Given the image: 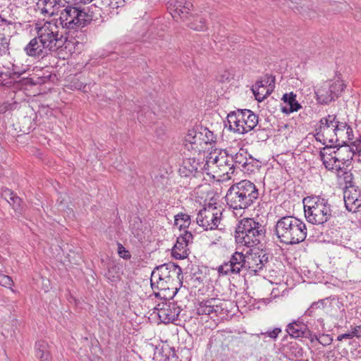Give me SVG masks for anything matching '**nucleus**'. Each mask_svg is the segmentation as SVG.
Returning <instances> with one entry per match:
<instances>
[{
  "mask_svg": "<svg viewBox=\"0 0 361 361\" xmlns=\"http://www.w3.org/2000/svg\"><path fill=\"white\" fill-rule=\"evenodd\" d=\"M51 8H49V7H47V6H44L42 8H41V13L42 14H45V13H47V14H49V15H52L54 12V8H52V11H51Z\"/></svg>",
  "mask_w": 361,
  "mask_h": 361,
  "instance_id": "obj_51",
  "label": "nucleus"
},
{
  "mask_svg": "<svg viewBox=\"0 0 361 361\" xmlns=\"http://www.w3.org/2000/svg\"><path fill=\"white\" fill-rule=\"evenodd\" d=\"M3 195L4 199L9 203L13 209L16 211L20 210L22 200L17 196L16 194L9 190H7L4 192Z\"/></svg>",
  "mask_w": 361,
  "mask_h": 361,
  "instance_id": "obj_30",
  "label": "nucleus"
},
{
  "mask_svg": "<svg viewBox=\"0 0 361 361\" xmlns=\"http://www.w3.org/2000/svg\"><path fill=\"white\" fill-rule=\"evenodd\" d=\"M175 225L179 227V229L185 228L190 224V216L185 213H179L175 216Z\"/></svg>",
  "mask_w": 361,
  "mask_h": 361,
  "instance_id": "obj_36",
  "label": "nucleus"
},
{
  "mask_svg": "<svg viewBox=\"0 0 361 361\" xmlns=\"http://www.w3.org/2000/svg\"><path fill=\"white\" fill-rule=\"evenodd\" d=\"M233 156L226 150L215 149L209 154L205 161L207 173H216L218 176H227L233 173Z\"/></svg>",
  "mask_w": 361,
  "mask_h": 361,
  "instance_id": "obj_9",
  "label": "nucleus"
},
{
  "mask_svg": "<svg viewBox=\"0 0 361 361\" xmlns=\"http://www.w3.org/2000/svg\"><path fill=\"white\" fill-rule=\"evenodd\" d=\"M255 99L262 102L269 95L271 90H269L263 81H257L252 88Z\"/></svg>",
  "mask_w": 361,
  "mask_h": 361,
  "instance_id": "obj_27",
  "label": "nucleus"
},
{
  "mask_svg": "<svg viewBox=\"0 0 361 361\" xmlns=\"http://www.w3.org/2000/svg\"><path fill=\"white\" fill-rule=\"evenodd\" d=\"M245 255L235 252L228 262H224L218 267V272L222 275H240L245 273Z\"/></svg>",
  "mask_w": 361,
  "mask_h": 361,
  "instance_id": "obj_15",
  "label": "nucleus"
},
{
  "mask_svg": "<svg viewBox=\"0 0 361 361\" xmlns=\"http://www.w3.org/2000/svg\"><path fill=\"white\" fill-rule=\"evenodd\" d=\"M76 13L77 15H74L73 18V23H75V30H82L90 22V16L88 13L85 11L84 8L82 9L80 8Z\"/></svg>",
  "mask_w": 361,
  "mask_h": 361,
  "instance_id": "obj_29",
  "label": "nucleus"
},
{
  "mask_svg": "<svg viewBox=\"0 0 361 361\" xmlns=\"http://www.w3.org/2000/svg\"><path fill=\"white\" fill-rule=\"evenodd\" d=\"M80 8L73 6H67L61 11L59 20L60 24L63 28L68 30H75V23H73V16L77 15L76 12Z\"/></svg>",
  "mask_w": 361,
  "mask_h": 361,
  "instance_id": "obj_23",
  "label": "nucleus"
},
{
  "mask_svg": "<svg viewBox=\"0 0 361 361\" xmlns=\"http://www.w3.org/2000/svg\"><path fill=\"white\" fill-rule=\"evenodd\" d=\"M0 285L6 288H11L13 281L9 276L0 274Z\"/></svg>",
  "mask_w": 361,
  "mask_h": 361,
  "instance_id": "obj_38",
  "label": "nucleus"
},
{
  "mask_svg": "<svg viewBox=\"0 0 361 361\" xmlns=\"http://www.w3.org/2000/svg\"><path fill=\"white\" fill-rule=\"evenodd\" d=\"M260 166L261 162L259 160L249 156L247 161H246V164L241 169V171L244 173L250 174L258 170Z\"/></svg>",
  "mask_w": 361,
  "mask_h": 361,
  "instance_id": "obj_33",
  "label": "nucleus"
},
{
  "mask_svg": "<svg viewBox=\"0 0 361 361\" xmlns=\"http://www.w3.org/2000/svg\"><path fill=\"white\" fill-rule=\"evenodd\" d=\"M16 107V103L4 102L0 106V114H4Z\"/></svg>",
  "mask_w": 361,
  "mask_h": 361,
  "instance_id": "obj_40",
  "label": "nucleus"
},
{
  "mask_svg": "<svg viewBox=\"0 0 361 361\" xmlns=\"http://www.w3.org/2000/svg\"><path fill=\"white\" fill-rule=\"evenodd\" d=\"M94 0H92V2H93Z\"/></svg>",
  "mask_w": 361,
  "mask_h": 361,
  "instance_id": "obj_55",
  "label": "nucleus"
},
{
  "mask_svg": "<svg viewBox=\"0 0 361 361\" xmlns=\"http://www.w3.org/2000/svg\"><path fill=\"white\" fill-rule=\"evenodd\" d=\"M104 0H94L92 2V9L93 7L94 9L102 10V6H104Z\"/></svg>",
  "mask_w": 361,
  "mask_h": 361,
  "instance_id": "obj_48",
  "label": "nucleus"
},
{
  "mask_svg": "<svg viewBox=\"0 0 361 361\" xmlns=\"http://www.w3.org/2000/svg\"><path fill=\"white\" fill-rule=\"evenodd\" d=\"M85 3H89L90 2V0H84Z\"/></svg>",
  "mask_w": 361,
  "mask_h": 361,
  "instance_id": "obj_54",
  "label": "nucleus"
},
{
  "mask_svg": "<svg viewBox=\"0 0 361 361\" xmlns=\"http://www.w3.org/2000/svg\"><path fill=\"white\" fill-rule=\"evenodd\" d=\"M35 348L36 356L40 361H51L50 346L46 341L42 340L37 341Z\"/></svg>",
  "mask_w": 361,
  "mask_h": 361,
  "instance_id": "obj_26",
  "label": "nucleus"
},
{
  "mask_svg": "<svg viewBox=\"0 0 361 361\" xmlns=\"http://www.w3.org/2000/svg\"><path fill=\"white\" fill-rule=\"evenodd\" d=\"M340 76V73L337 74L336 80L324 82L316 90L315 94L319 103L328 104L338 97L345 87L343 81Z\"/></svg>",
  "mask_w": 361,
  "mask_h": 361,
  "instance_id": "obj_12",
  "label": "nucleus"
},
{
  "mask_svg": "<svg viewBox=\"0 0 361 361\" xmlns=\"http://www.w3.org/2000/svg\"><path fill=\"white\" fill-rule=\"evenodd\" d=\"M216 135L207 128L197 126L189 129L184 141L185 147L194 154L204 152L209 144L215 143Z\"/></svg>",
  "mask_w": 361,
  "mask_h": 361,
  "instance_id": "obj_7",
  "label": "nucleus"
},
{
  "mask_svg": "<svg viewBox=\"0 0 361 361\" xmlns=\"http://www.w3.org/2000/svg\"><path fill=\"white\" fill-rule=\"evenodd\" d=\"M9 40L4 34L0 35V55L6 54L8 51Z\"/></svg>",
  "mask_w": 361,
  "mask_h": 361,
  "instance_id": "obj_37",
  "label": "nucleus"
},
{
  "mask_svg": "<svg viewBox=\"0 0 361 361\" xmlns=\"http://www.w3.org/2000/svg\"><path fill=\"white\" fill-rule=\"evenodd\" d=\"M259 190L252 182L243 180L232 185L226 195L227 205L233 210H245L258 200Z\"/></svg>",
  "mask_w": 361,
  "mask_h": 361,
  "instance_id": "obj_1",
  "label": "nucleus"
},
{
  "mask_svg": "<svg viewBox=\"0 0 361 361\" xmlns=\"http://www.w3.org/2000/svg\"><path fill=\"white\" fill-rule=\"evenodd\" d=\"M193 5L190 1L185 0H171L168 2L167 8L173 19L180 18L182 20H188L190 18V11Z\"/></svg>",
  "mask_w": 361,
  "mask_h": 361,
  "instance_id": "obj_16",
  "label": "nucleus"
},
{
  "mask_svg": "<svg viewBox=\"0 0 361 361\" xmlns=\"http://www.w3.org/2000/svg\"><path fill=\"white\" fill-rule=\"evenodd\" d=\"M52 1L55 6L61 4V0H52Z\"/></svg>",
  "mask_w": 361,
  "mask_h": 361,
  "instance_id": "obj_53",
  "label": "nucleus"
},
{
  "mask_svg": "<svg viewBox=\"0 0 361 361\" xmlns=\"http://www.w3.org/2000/svg\"><path fill=\"white\" fill-rule=\"evenodd\" d=\"M346 209L351 212H361V189L350 187L344 192Z\"/></svg>",
  "mask_w": 361,
  "mask_h": 361,
  "instance_id": "obj_20",
  "label": "nucleus"
},
{
  "mask_svg": "<svg viewBox=\"0 0 361 361\" xmlns=\"http://www.w3.org/2000/svg\"><path fill=\"white\" fill-rule=\"evenodd\" d=\"M102 17V10L98 9H92V22L94 21H99Z\"/></svg>",
  "mask_w": 361,
  "mask_h": 361,
  "instance_id": "obj_46",
  "label": "nucleus"
},
{
  "mask_svg": "<svg viewBox=\"0 0 361 361\" xmlns=\"http://www.w3.org/2000/svg\"><path fill=\"white\" fill-rule=\"evenodd\" d=\"M264 226L253 218L241 219L236 227L235 242L247 247L255 246L265 238Z\"/></svg>",
  "mask_w": 361,
  "mask_h": 361,
  "instance_id": "obj_4",
  "label": "nucleus"
},
{
  "mask_svg": "<svg viewBox=\"0 0 361 361\" xmlns=\"http://www.w3.org/2000/svg\"><path fill=\"white\" fill-rule=\"evenodd\" d=\"M247 152L243 149H240L234 156H233L232 164H233V170L235 168L241 169L247 161Z\"/></svg>",
  "mask_w": 361,
  "mask_h": 361,
  "instance_id": "obj_31",
  "label": "nucleus"
},
{
  "mask_svg": "<svg viewBox=\"0 0 361 361\" xmlns=\"http://www.w3.org/2000/svg\"><path fill=\"white\" fill-rule=\"evenodd\" d=\"M343 339H352V335L350 334V332L341 334L337 337V340L339 341H341Z\"/></svg>",
  "mask_w": 361,
  "mask_h": 361,
  "instance_id": "obj_50",
  "label": "nucleus"
},
{
  "mask_svg": "<svg viewBox=\"0 0 361 361\" xmlns=\"http://www.w3.org/2000/svg\"><path fill=\"white\" fill-rule=\"evenodd\" d=\"M105 276L111 282L119 281L121 276L120 268L116 264L109 266L108 270L105 274Z\"/></svg>",
  "mask_w": 361,
  "mask_h": 361,
  "instance_id": "obj_35",
  "label": "nucleus"
},
{
  "mask_svg": "<svg viewBox=\"0 0 361 361\" xmlns=\"http://www.w3.org/2000/svg\"><path fill=\"white\" fill-rule=\"evenodd\" d=\"M283 100L284 105L281 107V111L286 114L298 111L301 108V105L296 100V95L293 92L283 94Z\"/></svg>",
  "mask_w": 361,
  "mask_h": 361,
  "instance_id": "obj_24",
  "label": "nucleus"
},
{
  "mask_svg": "<svg viewBox=\"0 0 361 361\" xmlns=\"http://www.w3.org/2000/svg\"><path fill=\"white\" fill-rule=\"evenodd\" d=\"M223 308L219 305V300L212 298L203 300L197 306V313L199 315H207L212 317V314L217 315Z\"/></svg>",
  "mask_w": 361,
  "mask_h": 361,
  "instance_id": "obj_21",
  "label": "nucleus"
},
{
  "mask_svg": "<svg viewBox=\"0 0 361 361\" xmlns=\"http://www.w3.org/2000/svg\"><path fill=\"white\" fill-rule=\"evenodd\" d=\"M258 123V116L249 109H238L227 116L228 128L234 133L245 134L253 130Z\"/></svg>",
  "mask_w": 361,
  "mask_h": 361,
  "instance_id": "obj_8",
  "label": "nucleus"
},
{
  "mask_svg": "<svg viewBox=\"0 0 361 361\" xmlns=\"http://www.w3.org/2000/svg\"><path fill=\"white\" fill-rule=\"evenodd\" d=\"M37 34L47 53L61 48L67 38L59 34L57 27L46 23L42 27H37Z\"/></svg>",
  "mask_w": 361,
  "mask_h": 361,
  "instance_id": "obj_11",
  "label": "nucleus"
},
{
  "mask_svg": "<svg viewBox=\"0 0 361 361\" xmlns=\"http://www.w3.org/2000/svg\"><path fill=\"white\" fill-rule=\"evenodd\" d=\"M350 334L352 335V338L353 337L361 338V325L353 327Z\"/></svg>",
  "mask_w": 361,
  "mask_h": 361,
  "instance_id": "obj_47",
  "label": "nucleus"
},
{
  "mask_svg": "<svg viewBox=\"0 0 361 361\" xmlns=\"http://www.w3.org/2000/svg\"><path fill=\"white\" fill-rule=\"evenodd\" d=\"M188 20V26L194 30L204 31L207 29L206 20L202 16L190 15Z\"/></svg>",
  "mask_w": 361,
  "mask_h": 361,
  "instance_id": "obj_28",
  "label": "nucleus"
},
{
  "mask_svg": "<svg viewBox=\"0 0 361 361\" xmlns=\"http://www.w3.org/2000/svg\"><path fill=\"white\" fill-rule=\"evenodd\" d=\"M24 51L31 57H42L48 54L37 35L24 47Z\"/></svg>",
  "mask_w": 361,
  "mask_h": 361,
  "instance_id": "obj_22",
  "label": "nucleus"
},
{
  "mask_svg": "<svg viewBox=\"0 0 361 361\" xmlns=\"http://www.w3.org/2000/svg\"><path fill=\"white\" fill-rule=\"evenodd\" d=\"M353 147L356 152L357 161L360 163V158L361 159V139L354 142Z\"/></svg>",
  "mask_w": 361,
  "mask_h": 361,
  "instance_id": "obj_44",
  "label": "nucleus"
},
{
  "mask_svg": "<svg viewBox=\"0 0 361 361\" xmlns=\"http://www.w3.org/2000/svg\"><path fill=\"white\" fill-rule=\"evenodd\" d=\"M345 124V128L342 133L338 135V145L342 143H345L346 141L352 140L354 137L353 130L351 126L347 124L345 122H343Z\"/></svg>",
  "mask_w": 361,
  "mask_h": 361,
  "instance_id": "obj_34",
  "label": "nucleus"
},
{
  "mask_svg": "<svg viewBox=\"0 0 361 361\" xmlns=\"http://www.w3.org/2000/svg\"><path fill=\"white\" fill-rule=\"evenodd\" d=\"M118 254L124 259H129L131 257L129 251L121 243H118Z\"/></svg>",
  "mask_w": 361,
  "mask_h": 361,
  "instance_id": "obj_39",
  "label": "nucleus"
},
{
  "mask_svg": "<svg viewBox=\"0 0 361 361\" xmlns=\"http://www.w3.org/2000/svg\"><path fill=\"white\" fill-rule=\"evenodd\" d=\"M317 341L322 345L325 346L331 344L333 341V338L329 335L323 334L319 338H317Z\"/></svg>",
  "mask_w": 361,
  "mask_h": 361,
  "instance_id": "obj_43",
  "label": "nucleus"
},
{
  "mask_svg": "<svg viewBox=\"0 0 361 361\" xmlns=\"http://www.w3.org/2000/svg\"><path fill=\"white\" fill-rule=\"evenodd\" d=\"M26 70L27 68L23 66L20 67L17 64L13 63L12 66L13 74L17 75L18 78H19L21 75L25 73Z\"/></svg>",
  "mask_w": 361,
  "mask_h": 361,
  "instance_id": "obj_41",
  "label": "nucleus"
},
{
  "mask_svg": "<svg viewBox=\"0 0 361 361\" xmlns=\"http://www.w3.org/2000/svg\"><path fill=\"white\" fill-rule=\"evenodd\" d=\"M281 332V329L280 328L276 327L271 331H267L265 333H261V335L267 336L272 339H276Z\"/></svg>",
  "mask_w": 361,
  "mask_h": 361,
  "instance_id": "obj_42",
  "label": "nucleus"
},
{
  "mask_svg": "<svg viewBox=\"0 0 361 361\" xmlns=\"http://www.w3.org/2000/svg\"><path fill=\"white\" fill-rule=\"evenodd\" d=\"M323 305V302L322 301H319L317 302H313L310 308L306 311V314L309 316H311L312 314V312L314 310L320 308L321 306Z\"/></svg>",
  "mask_w": 361,
  "mask_h": 361,
  "instance_id": "obj_45",
  "label": "nucleus"
},
{
  "mask_svg": "<svg viewBox=\"0 0 361 361\" xmlns=\"http://www.w3.org/2000/svg\"><path fill=\"white\" fill-rule=\"evenodd\" d=\"M336 176L341 183L343 182L346 185H351V183H353V173L350 170H348V169L345 167L344 165L341 166L339 170L336 171Z\"/></svg>",
  "mask_w": 361,
  "mask_h": 361,
  "instance_id": "obj_32",
  "label": "nucleus"
},
{
  "mask_svg": "<svg viewBox=\"0 0 361 361\" xmlns=\"http://www.w3.org/2000/svg\"><path fill=\"white\" fill-rule=\"evenodd\" d=\"M192 234L185 231L180 234L176 240V243L172 248V256L176 259H185L189 255L188 246L192 243Z\"/></svg>",
  "mask_w": 361,
  "mask_h": 361,
  "instance_id": "obj_17",
  "label": "nucleus"
},
{
  "mask_svg": "<svg viewBox=\"0 0 361 361\" xmlns=\"http://www.w3.org/2000/svg\"><path fill=\"white\" fill-rule=\"evenodd\" d=\"M304 212L307 221L314 225H324L336 216L335 207L328 199L310 196L303 199Z\"/></svg>",
  "mask_w": 361,
  "mask_h": 361,
  "instance_id": "obj_3",
  "label": "nucleus"
},
{
  "mask_svg": "<svg viewBox=\"0 0 361 361\" xmlns=\"http://www.w3.org/2000/svg\"><path fill=\"white\" fill-rule=\"evenodd\" d=\"M334 154V155L332 154L326 155L323 151L320 152L323 165L329 171H336V172L341 166L345 165L350 160L355 159L357 161L356 152L353 147L347 145L341 146Z\"/></svg>",
  "mask_w": 361,
  "mask_h": 361,
  "instance_id": "obj_10",
  "label": "nucleus"
},
{
  "mask_svg": "<svg viewBox=\"0 0 361 361\" xmlns=\"http://www.w3.org/2000/svg\"><path fill=\"white\" fill-rule=\"evenodd\" d=\"M222 215L221 209L212 204L200 209L196 219L197 224L204 230H213L217 228Z\"/></svg>",
  "mask_w": 361,
  "mask_h": 361,
  "instance_id": "obj_13",
  "label": "nucleus"
},
{
  "mask_svg": "<svg viewBox=\"0 0 361 361\" xmlns=\"http://www.w3.org/2000/svg\"><path fill=\"white\" fill-rule=\"evenodd\" d=\"M181 268L174 263H166L157 267L151 274L150 283L153 290L173 288V285L180 282Z\"/></svg>",
  "mask_w": 361,
  "mask_h": 361,
  "instance_id": "obj_5",
  "label": "nucleus"
},
{
  "mask_svg": "<svg viewBox=\"0 0 361 361\" xmlns=\"http://www.w3.org/2000/svg\"><path fill=\"white\" fill-rule=\"evenodd\" d=\"M42 4L44 6L49 7L50 8H54L55 6L52 1V0H39L38 6Z\"/></svg>",
  "mask_w": 361,
  "mask_h": 361,
  "instance_id": "obj_49",
  "label": "nucleus"
},
{
  "mask_svg": "<svg viewBox=\"0 0 361 361\" xmlns=\"http://www.w3.org/2000/svg\"><path fill=\"white\" fill-rule=\"evenodd\" d=\"M245 273L253 275L260 272L269 262V255L263 250H251L245 255Z\"/></svg>",
  "mask_w": 361,
  "mask_h": 361,
  "instance_id": "obj_14",
  "label": "nucleus"
},
{
  "mask_svg": "<svg viewBox=\"0 0 361 361\" xmlns=\"http://www.w3.org/2000/svg\"><path fill=\"white\" fill-rule=\"evenodd\" d=\"M206 169L205 162L200 161L194 157L188 158L183 161L179 172L180 176L183 177L197 176L199 173H202L204 171L207 173Z\"/></svg>",
  "mask_w": 361,
  "mask_h": 361,
  "instance_id": "obj_19",
  "label": "nucleus"
},
{
  "mask_svg": "<svg viewBox=\"0 0 361 361\" xmlns=\"http://www.w3.org/2000/svg\"><path fill=\"white\" fill-rule=\"evenodd\" d=\"M343 128H345V124L337 121L336 116L328 115L320 119L314 137L326 146L338 145V135L342 133Z\"/></svg>",
  "mask_w": 361,
  "mask_h": 361,
  "instance_id": "obj_6",
  "label": "nucleus"
},
{
  "mask_svg": "<svg viewBox=\"0 0 361 361\" xmlns=\"http://www.w3.org/2000/svg\"><path fill=\"white\" fill-rule=\"evenodd\" d=\"M286 331L293 338L307 337L309 335L307 326L299 320L290 323Z\"/></svg>",
  "mask_w": 361,
  "mask_h": 361,
  "instance_id": "obj_25",
  "label": "nucleus"
},
{
  "mask_svg": "<svg viewBox=\"0 0 361 361\" xmlns=\"http://www.w3.org/2000/svg\"><path fill=\"white\" fill-rule=\"evenodd\" d=\"M158 306L159 307L157 309L159 318L164 324L176 321L181 312L180 307L174 302H166Z\"/></svg>",
  "mask_w": 361,
  "mask_h": 361,
  "instance_id": "obj_18",
  "label": "nucleus"
},
{
  "mask_svg": "<svg viewBox=\"0 0 361 361\" xmlns=\"http://www.w3.org/2000/svg\"><path fill=\"white\" fill-rule=\"evenodd\" d=\"M82 91H83V92H87V89H90V86H89L88 85H87V84L84 85L83 86H82V85L81 84V85H80L79 89H80V90H82Z\"/></svg>",
  "mask_w": 361,
  "mask_h": 361,
  "instance_id": "obj_52",
  "label": "nucleus"
},
{
  "mask_svg": "<svg viewBox=\"0 0 361 361\" xmlns=\"http://www.w3.org/2000/svg\"><path fill=\"white\" fill-rule=\"evenodd\" d=\"M307 226L301 219L293 216H284L276 222L274 233L277 239L286 245H295L307 237Z\"/></svg>",
  "mask_w": 361,
  "mask_h": 361,
  "instance_id": "obj_2",
  "label": "nucleus"
}]
</instances>
